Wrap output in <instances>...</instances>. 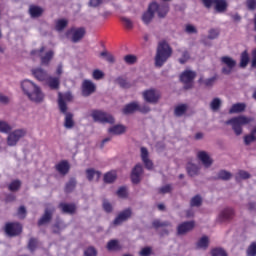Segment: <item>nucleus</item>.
Here are the masks:
<instances>
[{
  "label": "nucleus",
  "mask_w": 256,
  "mask_h": 256,
  "mask_svg": "<svg viewBox=\"0 0 256 256\" xmlns=\"http://www.w3.org/2000/svg\"><path fill=\"white\" fill-rule=\"evenodd\" d=\"M187 109H188L187 104H180V105L176 106V108L174 110V115L176 117H183V115H185V113H187Z\"/></svg>",
  "instance_id": "obj_38"
},
{
  "label": "nucleus",
  "mask_w": 256,
  "mask_h": 256,
  "mask_svg": "<svg viewBox=\"0 0 256 256\" xmlns=\"http://www.w3.org/2000/svg\"><path fill=\"white\" fill-rule=\"evenodd\" d=\"M195 77H197V72L193 70H185L181 73L180 81L184 84L185 91L193 89V81H195Z\"/></svg>",
  "instance_id": "obj_9"
},
{
  "label": "nucleus",
  "mask_w": 256,
  "mask_h": 256,
  "mask_svg": "<svg viewBox=\"0 0 256 256\" xmlns=\"http://www.w3.org/2000/svg\"><path fill=\"white\" fill-rule=\"evenodd\" d=\"M46 85L50 87L53 91H57L61 87V77L60 76H48L46 78Z\"/></svg>",
  "instance_id": "obj_22"
},
{
  "label": "nucleus",
  "mask_w": 256,
  "mask_h": 256,
  "mask_svg": "<svg viewBox=\"0 0 256 256\" xmlns=\"http://www.w3.org/2000/svg\"><path fill=\"white\" fill-rule=\"evenodd\" d=\"M233 217H235V210L233 208H224L216 219L217 223H229L233 221Z\"/></svg>",
  "instance_id": "obj_14"
},
{
  "label": "nucleus",
  "mask_w": 256,
  "mask_h": 256,
  "mask_svg": "<svg viewBox=\"0 0 256 256\" xmlns=\"http://www.w3.org/2000/svg\"><path fill=\"white\" fill-rule=\"evenodd\" d=\"M220 61L223 65H225L221 70L223 75H231V73H233V69H235L237 66V61L229 56L221 57Z\"/></svg>",
  "instance_id": "obj_12"
},
{
  "label": "nucleus",
  "mask_w": 256,
  "mask_h": 256,
  "mask_svg": "<svg viewBox=\"0 0 256 256\" xmlns=\"http://www.w3.org/2000/svg\"><path fill=\"white\" fill-rule=\"evenodd\" d=\"M138 111L139 113H143L144 115H147V113H151V107L147 104L139 105L138 103Z\"/></svg>",
  "instance_id": "obj_52"
},
{
  "label": "nucleus",
  "mask_w": 256,
  "mask_h": 256,
  "mask_svg": "<svg viewBox=\"0 0 256 256\" xmlns=\"http://www.w3.org/2000/svg\"><path fill=\"white\" fill-rule=\"evenodd\" d=\"M124 61H125V63H127L128 65H134V63H137V56L131 55V54L126 55V56L124 57Z\"/></svg>",
  "instance_id": "obj_53"
},
{
  "label": "nucleus",
  "mask_w": 256,
  "mask_h": 256,
  "mask_svg": "<svg viewBox=\"0 0 256 256\" xmlns=\"http://www.w3.org/2000/svg\"><path fill=\"white\" fill-rule=\"evenodd\" d=\"M77 187V179L76 178H70L68 182H66L64 187L65 193H73Z\"/></svg>",
  "instance_id": "obj_29"
},
{
  "label": "nucleus",
  "mask_w": 256,
  "mask_h": 256,
  "mask_svg": "<svg viewBox=\"0 0 256 256\" xmlns=\"http://www.w3.org/2000/svg\"><path fill=\"white\" fill-rule=\"evenodd\" d=\"M245 179H251V174H249V172H247L245 170H239L235 174V181H237V183H241V181H243Z\"/></svg>",
  "instance_id": "obj_36"
},
{
  "label": "nucleus",
  "mask_w": 256,
  "mask_h": 256,
  "mask_svg": "<svg viewBox=\"0 0 256 256\" xmlns=\"http://www.w3.org/2000/svg\"><path fill=\"white\" fill-rule=\"evenodd\" d=\"M131 215H133L131 208H128V209L120 212L117 215V217L113 220L112 225L114 227H119V225H123V223H125V221H129V219H131Z\"/></svg>",
  "instance_id": "obj_15"
},
{
  "label": "nucleus",
  "mask_w": 256,
  "mask_h": 256,
  "mask_svg": "<svg viewBox=\"0 0 256 256\" xmlns=\"http://www.w3.org/2000/svg\"><path fill=\"white\" fill-rule=\"evenodd\" d=\"M84 256H97V249L93 246H89L85 251H84Z\"/></svg>",
  "instance_id": "obj_61"
},
{
  "label": "nucleus",
  "mask_w": 256,
  "mask_h": 256,
  "mask_svg": "<svg viewBox=\"0 0 256 256\" xmlns=\"http://www.w3.org/2000/svg\"><path fill=\"white\" fill-rule=\"evenodd\" d=\"M86 33L87 31L84 27L71 28L66 32V37L69 38V35H71L70 41H72V43H79V41H81L83 37H85Z\"/></svg>",
  "instance_id": "obj_13"
},
{
  "label": "nucleus",
  "mask_w": 256,
  "mask_h": 256,
  "mask_svg": "<svg viewBox=\"0 0 256 256\" xmlns=\"http://www.w3.org/2000/svg\"><path fill=\"white\" fill-rule=\"evenodd\" d=\"M27 135V130L25 129H16L9 133L7 137V145L8 147H15L23 137Z\"/></svg>",
  "instance_id": "obj_10"
},
{
  "label": "nucleus",
  "mask_w": 256,
  "mask_h": 256,
  "mask_svg": "<svg viewBox=\"0 0 256 256\" xmlns=\"http://www.w3.org/2000/svg\"><path fill=\"white\" fill-rule=\"evenodd\" d=\"M231 177H233V174L227 170H220L215 179L217 181H229L231 179Z\"/></svg>",
  "instance_id": "obj_32"
},
{
  "label": "nucleus",
  "mask_w": 256,
  "mask_h": 256,
  "mask_svg": "<svg viewBox=\"0 0 256 256\" xmlns=\"http://www.w3.org/2000/svg\"><path fill=\"white\" fill-rule=\"evenodd\" d=\"M186 171L189 177H198V175H201V166L193 162H188L186 164Z\"/></svg>",
  "instance_id": "obj_21"
},
{
  "label": "nucleus",
  "mask_w": 256,
  "mask_h": 256,
  "mask_svg": "<svg viewBox=\"0 0 256 256\" xmlns=\"http://www.w3.org/2000/svg\"><path fill=\"white\" fill-rule=\"evenodd\" d=\"M245 109H247V105L245 103H236L229 109V114L233 115L235 113H243Z\"/></svg>",
  "instance_id": "obj_31"
},
{
  "label": "nucleus",
  "mask_w": 256,
  "mask_h": 256,
  "mask_svg": "<svg viewBox=\"0 0 256 256\" xmlns=\"http://www.w3.org/2000/svg\"><path fill=\"white\" fill-rule=\"evenodd\" d=\"M69 169H71V166L66 160H63L56 165V170L60 175H67V173H69Z\"/></svg>",
  "instance_id": "obj_28"
},
{
  "label": "nucleus",
  "mask_w": 256,
  "mask_h": 256,
  "mask_svg": "<svg viewBox=\"0 0 256 256\" xmlns=\"http://www.w3.org/2000/svg\"><path fill=\"white\" fill-rule=\"evenodd\" d=\"M212 256H227V252L223 250V248H214L211 251Z\"/></svg>",
  "instance_id": "obj_57"
},
{
  "label": "nucleus",
  "mask_w": 256,
  "mask_h": 256,
  "mask_svg": "<svg viewBox=\"0 0 256 256\" xmlns=\"http://www.w3.org/2000/svg\"><path fill=\"white\" fill-rule=\"evenodd\" d=\"M67 25H69V21L65 20V19H60L56 22V26H55V29L56 31H63Z\"/></svg>",
  "instance_id": "obj_44"
},
{
  "label": "nucleus",
  "mask_w": 256,
  "mask_h": 256,
  "mask_svg": "<svg viewBox=\"0 0 256 256\" xmlns=\"http://www.w3.org/2000/svg\"><path fill=\"white\" fill-rule=\"evenodd\" d=\"M59 109L65 115L64 127L65 129H73L75 127V120H73V113L67 112V103L63 101L60 94Z\"/></svg>",
  "instance_id": "obj_6"
},
{
  "label": "nucleus",
  "mask_w": 256,
  "mask_h": 256,
  "mask_svg": "<svg viewBox=\"0 0 256 256\" xmlns=\"http://www.w3.org/2000/svg\"><path fill=\"white\" fill-rule=\"evenodd\" d=\"M198 83L199 85H203V87H206L207 89H211V87H213V85L217 83V75H214L211 78L206 79L203 76H201L198 79Z\"/></svg>",
  "instance_id": "obj_24"
},
{
  "label": "nucleus",
  "mask_w": 256,
  "mask_h": 256,
  "mask_svg": "<svg viewBox=\"0 0 256 256\" xmlns=\"http://www.w3.org/2000/svg\"><path fill=\"white\" fill-rule=\"evenodd\" d=\"M189 59H191V55L189 54V51H184V52L182 53V57L179 58L178 61H179V63H180L181 65H185V63H186Z\"/></svg>",
  "instance_id": "obj_56"
},
{
  "label": "nucleus",
  "mask_w": 256,
  "mask_h": 256,
  "mask_svg": "<svg viewBox=\"0 0 256 256\" xmlns=\"http://www.w3.org/2000/svg\"><path fill=\"white\" fill-rule=\"evenodd\" d=\"M95 177L96 181H99V179H101V173L93 168L86 170V178L88 179V181H93Z\"/></svg>",
  "instance_id": "obj_33"
},
{
  "label": "nucleus",
  "mask_w": 256,
  "mask_h": 256,
  "mask_svg": "<svg viewBox=\"0 0 256 256\" xmlns=\"http://www.w3.org/2000/svg\"><path fill=\"white\" fill-rule=\"evenodd\" d=\"M32 75L37 79V81H47L49 74L43 68L32 69Z\"/></svg>",
  "instance_id": "obj_25"
},
{
  "label": "nucleus",
  "mask_w": 256,
  "mask_h": 256,
  "mask_svg": "<svg viewBox=\"0 0 256 256\" xmlns=\"http://www.w3.org/2000/svg\"><path fill=\"white\" fill-rule=\"evenodd\" d=\"M214 5L216 13H225L227 7H229L227 0H214Z\"/></svg>",
  "instance_id": "obj_27"
},
{
  "label": "nucleus",
  "mask_w": 256,
  "mask_h": 256,
  "mask_svg": "<svg viewBox=\"0 0 256 256\" xmlns=\"http://www.w3.org/2000/svg\"><path fill=\"white\" fill-rule=\"evenodd\" d=\"M30 55L39 57L42 67H49V65H51V61H53V57H55V51L48 50L45 52V46H42L38 50H32Z\"/></svg>",
  "instance_id": "obj_5"
},
{
  "label": "nucleus",
  "mask_w": 256,
  "mask_h": 256,
  "mask_svg": "<svg viewBox=\"0 0 256 256\" xmlns=\"http://www.w3.org/2000/svg\"><path fill=\"white\" fill-rule=\"evenodd\" d=\"M92 77L96 81H99V80L103 79V77H105V73H103V71H101L99 69H96V70L93 71Z\"/></svg>",
  "instance_id": "obj_55"
},
{
  "label": "nucleus",
  "mask_w": 256,
  "mask_h": 256,
  "mask_svg": "<svg viewBox=\"0 0 256 256\" xmlns=\"http://www.w3.org/2000/svg\"><path fill=\"white\" fill-rule=\"evenodd\" d=\"M131 181L134 185L141 183V177H143V165L138 163L131 171Z\"/></svg>",
  "instance_id": "obj_18"
},
{
  "label": "nucleus",
  "mask_w": 256,
  "mask_h": 256,
  "mask_svg": "<svg viewBox=\"0 0 256 256\" xmlns=\"http://www.w3.org/2000/svg\"><path fill=\"white\" fill-rule=\"evenodd\" d=\"M21 89L33 103H43L45 99V94L39 85L35 84L33 81L26 79L21 82Z\"/></svg>",
  "instance_id": "obj_2"
},
{
  "label": "nucleus",
  "mask_w": 256,
  "mask_h": 256,
  "mask_svg": "<svg viewBox=\"0 0 256 256\" xmlns=\"http://www.w3.org/2000/svg\"><path fill=\"white\" fill-rule=\"evenodd\" d=\"M246 255L247 256H256V242H252L247 250H246Z\"/></svg>",
  "instance_id": "obj_51"
},
{
  "label": "nucleus",
  "mask_w": 256,
  "mask_h": 256,
  "mask_svg": "<svg viewBox=\"0 0 256 256\" xmlns=\"http://www.w3.org/2000/svg\"><path fill=\"white\" fill-rule=\"evenodd\" d=\"M62 98V101L65 103V101H73V94L71 92H66L62 94L61 92L58 93V105H59V99Z\"/></svg>",
  "instance_id": "obj_49"
},
{
  "label": "nucleus",
  "mask_w": 256,
  "mask_h": 256,
  "mask_svg": "<svg viewBox=\"0 0 256 256\" xmlns=\"http://www.w3.org/2000/svg\"><path fill=\"white\" fill-rule=\"evenodd\" d=\"M185 33H187L188 35H197V27H195V25L193 24H186Z\"/></svg>",
  "instance_id": "obj_50"
},
{
  "label": "nucleus",
  "mask_w": 256,
  "mask_h": 256,
  "mask_svg": "<svg viewBox=\"0 0 256 256\" xmlns=\"http://www.w3.org/2000/svg\"><path fill=\"white\" fill-rule=\"evenodd\" d=\"M252 121L253 118L240 115L227 120L225 125H230L232 127V131H234L235 135L239 137L240 135H243V127H245V125H249Z\"/></svg>",
  "instance_id": "obj_4"
},
{
  "label": "nucleus",
  "mask_w": 256,
  "mask_h": 256,
  "mask_svg": "<svg viewBox=\"0 0 256 256\" xmlns=\"http://www.w3.org/2000/svg\"><path fill=\"white\" fill-rule=\"evenodd\" d=\"M91 117L96 123H109L110 125L115 124V117L101 110H93Z\"/></svg>",
  "instance_id": "obj_7"
},
{
  "label": "nucleus",
  "mask_w": 256,
  "mask_h": 256,
  "mask_svg": "<svg viewBox=\"0 0 256 256\" xmlns=\"http://www.w3.org/2000/svg\"><path fill=\"white\" fill-rule=\"evenodd\" d=\"M203 205V198L201 195H195L190 200V207H201Z\"/></svg>",
  "instance_id": "obj_42"
},
{
  "label": "nucleus",
  "mask_w": 256,
  "mask_h": 256,
  "mask_svg": "<svg viewBox=\"0 0 256 256\" xmlns=\"http://www.w3.org/2000/svg\"><path fill=\"white\" fill-rule=\"evenodd\" d=\"M116 179H117V174H115V172H107L104 175V183H115Z\"/></svg>",
  "instance_id": "obj_45"
},
{
  "label": "nucleus",
  "mask_w": 256,
  "mask_h": 256,
  "mask_svg": "<svg viewBox=\"0 0 256 256\" xmlns=\"http://www.w3.org/2000/svg\"><path fill=\"white\" fill-rule=\"evenodd\" d=\"M115 83H117V85H119V87H121L122 89H131V84L124 77L120 76L116 78Z\"/></svg>",
  "instance_id": "obj_40"
},
{
  "label": "nucleus",
  "mask_w": 256,
  "mask_h": 256,
  "mask_svg": "<svg viewBox=\"0 0 256 256\" xmlns=\"http://www.w3.org/2000/svg\"><path fill=\"white\" fill-rule=\"evenodd\" d=\"M198 159L201 160L202 164L206 169H209L213 165V159L207 154L205 151H201L198 153Z\"/></svg>",
  "instance_id": "obj_26"
},
{
  "label": "nucleus",
  "mask_w": 256,
  "mask_h": 256,
  "mask_svg": "<svg viewBox=\"0 0 256 256\" xmlns=\"http://www.w3.org/2000/svg\"><path fill=\"white\" fill-rule=\"evenodd\" d=\"M219 33H220L219 29H215V28L210 29L208 32V39H211V40L217 39V37H219Z\"/></svg>",
  "instance_id": "obj_58"
},
{
  "label": "nucleus",
  "mask_w": 256,
  "mask_h": 256,
  "mask_svg": "<svg viewBox=\"0 0 256 256\" xmlns=\"http://www.w3.org/2000/svg\"><path fill=\"white\" fill-rule=\"evenodd\" d=\"M29 14L33 19H36L37 17H41L43 15V8L39 6H30Z\"/></svg>",
  "instance_id": "obj_35"
},
{
  "label": "nucleus",
  "mask_w": 256,
  "mask_h": 256,
  "mask_svg": "<svg viewBox=\"0 0 256 256\" xmlns=\"http://www.w3.org/2000/svg\"><path fill=\"white\" fill-rule=\"evenodd\" d=\"M121 21L126 29H133V20L127 17H121Z\"/></svg>",
  "instance_id": "obj_54"
},
{
  "label": "nucleus",
  "mask_w": 256,
  "mask_h": 256,
  "mask_svg": "<svg viewBox=\"0 0 256 256\" xmlns=\"http://www.w3.org/2000/svg\"><path fill=\"white\" fill-rule=\"evenodd\" d=\"M212 111H219L221 109V98H214L210 103Z\"/></svg>",
  "instance_id": "obj_46"
},
{
  "label": "nucleus",
  "mask_w": 256,
  "mask_h": 256,
  "mask_svg": "<svg viewBox=\"0 0 256 256\" xmlns=\"http://www.w3.org/2000/svg\"><path fill=\"white\" fill-rule=\"evenodd\" d=\"M195 229V221H186L177 226V235H187Z\"/></svg>",
  "instance_id": "obj_19"
},
{
  "label": "nucleus",
  "mask_w": 256,
  "mask_h": 256,
  "mask_svg": "<svg viewBox=\"0 0 256 256\" xmlns=\"http://www.w3.org/2000/svg\"><path fill=\"white\" fill-rule=\"evenodd\" d=\"M17 215L19 219H25L27 217V208H25V206H20Z\"/></svg>",
  "instance_id": "obj_60"
},
{
  "label": "nucleus",
  "mask_w": 256,
  "mask_h": 256,
  "mask_svg": "<svg viewBox=\"0 0 256 256\" xmlns=\"http://www.w3.org/2000/svg\"><path fill=\"white\" fill-rule=\"evenodd\" d=\"M58 209H60L61 213L64 215H75L77 212V206L73 203L61 202L58 205Z\"/></svg>",
  "instance_id": "obj_20"
},
{
  "label": "nucleus",
  "mask_w": 256,
  "mask_h": 256,
  "mask_svg": "<svg viewBox=\"0 0 256 256\" xmlns=\"http://www.w3.org/2000/svg\"><path fill=\"white\" fill-rule=\"evenodd\" d=\"M197 249H208L209 248V236H202L196 243Z\"/></svg>",
  "instance_id": "obj_37"
},
{
  "label": "nucleus",
  "mask_w": 256,
  "mask_h": 256,
  "mask_svg": "<svg viewBox=\"0 0 256 256\" xmlns=\"http://www.w3.org/2000/svg\"><path fill=\"white\" fill-rule=\"evenodd\" d=\"M100 57H105L106 61L108 63H115V56L111 53H109L107 50H104L100 53Z\"/></svg>",
  "instance_id": "obj_47"
},
{
  "label": "nucleus",
  "mask_w": 256,
  "mask_h": 256,
  "mask_svg": "<svg viewBox=\"0 0 256 256\" xmlns=\"http://www.w3.org/2000/svg\"><path fill=\"white\" fill-rule=\"evenodd\" d=\"M97 91V85L91 80L85 79L82 82V97H91Z\"/></svg>",
  "instance_id": "obj_17"
},
{
  "label": "nucleus",
  "mask_w": 256,
  "mask_h": 256,
  "mask_svg": "<svg viewBox=\"0 0 256 256\" xmlns=\"http://www.w3.org/2000/svg\"><path fill=\"white\" fill-rule=\"evenodd\" d=\"M107 249L108 251H119V249H121V245H119V240L117 239L110 240L107 243Z\"/></svg>",
  "instance_id": "obj_41"
},
{
  "label": "nucleus",
  "mask_w": 256,
  "mask_h": 256,
  "mask_svg": "<svg viewBox=\"0 0 256 256\" xmlns=\"http://www.w3.org/2000/svg\"><path fill=\"white\" fill-rule=\"evenodd\" d=\"M173 55V48L165 40L160 41L156 48V55L154 58L155 67H162L167 63L169 58Z\"/></svg>",
  "instance_id": "obj_3"
},
{
  "label": "nucleus",
  "mask_w": 256,
  "mask_h": 256,
  "mask_svg": "<svg viewBox=\"0 0 256 256\" xmlns=\"http://www.w3.org/2000/svg\"><path fill=\"white\" fill-rule=\"evenodd\" d=\"M53 213H55L54 207H46L44 214L38 220V227H43V225H49L50 221H53Z\"/></svg>",
  "instance_id": "obj_16"
},
{
  "label": "nucleus",
  "mask_w": 256,
  "mask_h": 256,
  "mask_svg": "<svg viewBox=\"0 0 256 256\" xmlns=\"http://www.w3.org/2000/svg\"><path fill=\"white\" fill-rule=\"evenodd\" d=\"M142 97L146 103L157 105L161 100V92L155 88H150L142 92Z\"/></svg>",
  "instance_id": "obj_8"
},
{
  "label": "nucleus",
  "mask_w": 256,
  "mask_h": 256,
  "mask_svg": "<svg viewBox=\"0 0 256 256\" xmlns=\"http://www.w3.org/2000/svg\"><path fill=\"white\" fill-rule=\"evenodd\" d=\"M254 141H256V139L251 134V132H250V134L244 136V144L245 145H250L251 143H254Z\"/></svg>",
  "instance_id": "obj_64"
},
{
  "label": "nucleus",
  "mask_w": 256,
  "mask_h": 256,
  "mask_svg": "<svg viewBox=\"0 0 256 256\" xmlns=\"http://www.w3.org/2000/svg\"><path fill=\"white\" fill-rule=\"evenodd\" d=\"M142 162L144 163V166L148 171H153V161H151V159L146 158L142 160Z\"/></svg>",
  "instance_id": "obj_63"
},
{
  "label": "nucleus",
  "mask_w": 256,
  "mask_h": 256,
  "mask_svg": "<svg viewBox=\"0 0 256 256\" xmlns=\"http://www.w3.org/2000/svg\"><path fill=\"white\" fill-rule=\"evenodd\" d=\"M125 131V126L121 124L114 125L108 129V133H110L111 135H123Z\"/></svg>",
  "instance_id": "obj_30"
},
{
  "label": "nucleus",
  "mask_w": 256,
  "mask_h": 256,
  "mask_svg": "<svg viewBox=\"0 0 256 256\" xmlns=\"http://www.w3.org/2000/svg\"><path fill=\"white\" fill-rule=\"evenodd\" d=\"M11 125L6 121L0 120V133H11Z\"/></svg>",
  "instance_id": "obj_48"
},
{
  "label": "nucleus",
  "mask_w": 256,
  "mask_h": 256,
  "mask_svg": "<svg viewBox=\"0 0 256 256\" xmlns=\"http://www.w3.org/2000/svg\"><path fill=\"white\" fill-rule=\"evenodd\" d=\"M21 180H13L9 185L8 189L9 191L15 192L19 191L21 189Z\"/></svg>",
  "instance_id": "obj_43"
},
{
  "label": "nucleus",
  "mask_w": 256,
  "mask_h": 256,
  "mask_svg": "<svg viewBox=\"0 0 256 256\" xmlns=\"http://www.w3.org/2000/svg\"><path fill=\"white\" fill-rule=\"evenodd\" d=\"M28 249H29V251H31V253H33V251H35V249H37V239L36 238H30V240L28 242Z\"/></svg>",
  "instance_id": "obj_59"
},
{
  "label": "nucleus",
  "mask_w": 256,
  "mask_h": 256,
  "mask_svg": "<svg viewBox=\"0 0 256 256\" xmlns=\"http://www.w3.org/2000/svg\"><path fill=\"white\" fill-rule=\"evenodd\" d=\"M249 65V52L247 50L243 51L240 56V67L245 69Z\"/></svg>",
  "instance_id": "obj_39"
},
{
  "label": "nucleus",
  "mask_w": 256,
  "mask_h": 256,
  "mask_svg": "<svg viewBox=\"0 0 256 256\" xmlns=\"http://www.w3.org/2000/svg\"><path fill=\"white\" fill-rule=\"evenodd\" d=\"M4 231L8 237H18L23 233V226L19 222H8L5 224Z\"/></svg>",
  "instance_id": "obj_11"
},
{
  "label": "nucleus",
  "mask_w": 256,
  "mask_h": 256,
  "mask_svg": "<svg viewBox=\"0 0 256 256\" xmlns=\"http://www.w3.org/2000/svg\"><path fill=\"white\" fill-rule=\"evenodd\" d=\"M103 209L106 213H112L113 212V205L109 203V201L104 200L103 201Z\"/></svg>",
  "instance_id": "obj_62"
},
{
  "label": "nucleus",
  "mask_w": 256,
  "mask_h": 256,
  "mask_svg": "<svg viewBox=\"0 0 256 256\" xmlns=\"http://www.w3.org/2000/svg\"><path fill=\"white\" fill-rule=\"evenodd\" d=\"M139 109V102L133 101L128 104H126L123 109L122 113L123 115H133V113H136Z\"/></svg>",
  "instance_id": "obj_23"
},
{
  "label": "nucleus",
  "mask_w": 256,
  "mask_h": 256,
  "mask_svg": "<svg viewBox=\"0 0 256 256\" xmlns=\"http://www.w3.org/2000/svg\"><path fill=\"white\" fill-rule=\"evenodd\" d=\"M155 13H157L160 19H165L169 13V4L163 2L158 4L157 2H152L149 4L148 9L142 15V21L145 25H149L151 21L155 18Z\"/></svg>",
  "instance_id": "obj_1"
},
{
  "label": "nucleus",
  "mask_w": 256,
  "mask_h": 256,
  "mask_svg": "<svg viewBox=\"0 0 256 256\" xmlns=\"http://www.w3.org/2000/svg\"><path fill=\"white\" fill-rule=\"evenodd\" d=\"M152 227L154 229H161L163 227H173V224L169 221H161L159 219H155L152 221Z\"/></svg>",
  "instance_id": "obj_34"
}]
</instances>
